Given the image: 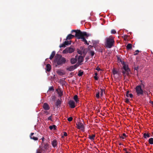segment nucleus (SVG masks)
<instances>
[{
	"instance_id": "1",
	"label": "nucleus",
	"mask_w": 153,
	"mask_h": 153,
	"mask_svg": "<svg viewBox=\"0 0 153 153\" xmlns=\"http://www.w3.org/2000/svg\"><path fill=\"white\" fill-rule=\"evenodd\" d=\"M66 62L65 59L63 57H62V56L59 54H56L55 57L54 62L55 63H56L57 65H62L63 64H64Z\"/></svg>"
},
{
	"instance_id": "2",
	"label": "nucleus",
	"mask_w": 153,
	"mask_h": 153,
	"mask_svg": "<svg viewBox=\"0 0 153 153\" xmlns=\"http://www.w3.org/2000/svg\"><path fill=\"white\" fill-rule=\"evenodd\" d=\"M88 36L89 35L87 34L86 32L79 31V33H76V37L78 39H82V40L85 42V44L88 45L89 44L88 43L87 41L84 37V36L88 37Z\"/></svg>"
},
{
	"instance_id": "3",
	"label": "nucleus",
	"mask_w": 153,
	"mask_h": 153,
	"mask_svg": "<svg viewBox=\"0 0 153 153\" xmlns=\"http://www.w3.org/2000/svg\"><path fill=\"white\" fill-rule=\"evenodd\" d=\"M105 45L106 48H111L114 46V38L112 36H110L105 39Z\"/></svg>"
},
{
	"instance_id": "4",
	"label": "nucleus",
	"mask_w": 153,
	"mask_h": 153,
	"mask_svg": "<svg viewBox=\"0 0 153 153\" xmlns=\"http://www.w3.org/2000/svg\"><path fill=\"white\" fill-rule=\"evenodd\" d=\"M135 91L138 96L142 95L143 94V91L140 85H137L135 88Z\"/></svg>"
},
{
	"instance_id": "5",
	"label": "nucleus",
	"mask_w": 153,
	"mask_h": 153,
	"mask_svg": "<svg viewBox=\"0 0 153 153\" xmlns=\"http://www.w3.org/2000/svg\"><path fill=\"white\" fill-rule=\"evenodd\" d=\"M74 48L71 47H68L63 51L62 53H71L74 52Z\"/></svg>"
},
{
	"instance_id": "6",
	"label": "nucleus",
	"mask_w": 153,
	"mask_h": 153,
	"mask_svg": "<svg viewBox=\"0 0 153 153\" xmlns=\"http://www.w3.org/2000/svg\"><path fill=\"white\" fill-rule=\"evenodd\" d=\"M123 68L124 70V71L126 72V74L128 76L130 72V70L128 68V65L126 64L124 65L123 66Z\"/></svg>"
},
{
	"instance_id": "7",
	"label": "nucleus",
	"mask_w": 153,
	"mask_h": 153,
	"mask_svg": "<svg viewBox=\"0 0 153 153\" xmlns=\"http://www.w3.org/2000/svg\"><path fill=\"white\" fill-rule=\"evenodd\" d=\"M77 128L78 129H81V130L83 131L84 130V126L83 124L80 122H78L76 123Z\"/></svg>"
},
{
	"instance_id": "8",
	"label": "nucleus",
	"mask_w": 153,
	"mask_h": 153,
	"mask_svg": "<svg viewBox=\"0 0 153 153\" xmlns=\"http://www.w3.org/2000/svg\"><path fill=\"white\" fill-rule=\"evenodd\" d=\"M68 104L70 107L72 108H73L75 107V102L72 100H70Z\"/></svg>"
},
{
	"instance_id": "9",
	"label": "nucleus",
	"mask_w": 153,
	"mask_h": 153,
	"mask_svg": "<svg viewBox=\"0 0 153 153\" xmlns=\"http://www.w3.org/2000/svg\"><path fill=\"white\" fill-rule=\"evenodd\" d=\"M43 108L46 110H48L50 109V107L48 104L46 103H44L43 105Z\"/></svg>"
},
{
	"instance_id": "10",
	"label": "nucleus",
	"mask_w": 153,
	"mask_h": 153,
	"mask_svg": "<svg viewBox=\"0 0 153 153\" xmlns=\"http://www.w3.org/2000/svg\"><path fill=\"white\" fill-rule=\"evenodd\" d=\"M78 62L81 65L82 64L81 63L83 61V57L81 56H79L78 58Z\"/></svg>"
},
{
	"instance_id": "11",
	"label": "nucleus",
	"mask_w": 153,
	"mask_h": 153,
	"mask_svg": "<svg viewBox=\"0 0 153 153\" xmlns=\"http://www.w3.org/2000/svg\"><path fill=\"white\" fill-rule=\"evenodd\" d=\"M34 134V133H31L30 135V138L31 139H33L34 140H38V138L37 137H35L33 136V135Z\"/></svg>"
},
{
	"instance_id": "12",
	"label": "nucleus",
	"mask_w": 153,
	"mask_h": 153,
	"mask_svg": "<svg viewBox=\"0 0 153 153\" xmlns=\"http://www.w3.org/2000/svg\"><path fill=\"white\" fill-rule=\"evenodd\" d=\"M56 91H57L59 95L60 96H61L62 95V90L60 88H58L56 89Z\"/></svg>"
},
{
	"instance_id": "13",
	"label": "nucleus",
	"mask_w": 153,
	"mask_h": 153,
	"mask_svg": "<svg viewBox=\"0 0 153 153\" xmlns=\"http://www.w3.org/2000/svg\"><path fill=\"white\" fill-rule=\"evenodd\" d=\"M75 58H72L71 59V63L72 64H74L77 61L76 59L77 56H75Z\"/></svg>"
},
{
	"instance_id": "14",
	"label": "nucleus",
	"mask_w": 153,
	"mask_h": 153,
	"mask_svg": "<svg viewBox=\"0 0 153 153\" xmlns=\"http://www.w3.org/2000/svg\"><path fill=\"white\" fill-rule=\"evenodd\" d=\"M61 104V101L59 100L58 99L56 103V106L58 108L60 106Z\"/></svg>"
},
{
	"instance_id": "15",
	"label": "nucleus",
	"mask_w": 153,
	"mask_h": 153,
	"mask_svg": "<svg viewBox=\"0 0 153 153\" xmlns=\"http://www.w3.org/2000/svg\"><path fill=\"white\" fill-rule=\"evenodd\" d=\"M74 37H75V36H74V35H72L71 34H69L67 36L66 38V40L71 39Z\"/></svg>"
},
{
	"instance_id": "16",
	"label": "nucleus",
	"mask_w": 153,
	"mask_h": 153,
	"mask_svg": "<svg viewBox=\"0 0 153 153\" xmlns=\"http://www.w3.org/2000/svg\"><path fill=\"white\" fill-rule=\"evenodd\" d=\"M43 148L45 150H47L48 149V143H43L42 145Z\"/></svg>"
},
{
	"instance_id": "17",
	"label": "nucleus",
	"mask_w": 153,
	"mask_h": 153,
	"mask_svg": "<svg viewBox=\"0 0 153 153\" xmlns=\"http://www.w3.org/2000/svg\"><path fill=\"white\" fill-rule=\"evenodd\" d=\"M46 70L48 72L50 71L51 70V65L49 64H47L46 65Z\"/></svg>"
},
{
	"instance_id": "18",
	"label": "nucleus",
	"mask_w": 153,
	"mask_h": 153,
	"mask_svg": "<svg viewBox=\"0 0 153 153\" xmlns=\"http://www.w3.org/2000/svg\"><path fill=\"white\" fill-rule=\"evenodd\" d=\"M129 91H127V92H126V96L127 97H129L131 98L133 97V95L131 94H129Z\"/></svg>"
},
{
	"instance_id": "19",
	"label": "nucleus",
	"mask_w": 153,
	"mask_h": 153,
	"mask_svg": "<svg viewBox=\"0 0 153 153\" xmlns=\"http://www.w3.org/2000/svg\"><path fill=\"white\" fill-rule=\"evenodd\" d=\"M95 137V134H92V135H89L88 138L90 139L92 141L94 140V137Z\"/></svg>"
},
{
	"instance_id": "20",
	"label": "nucleus",
	"mask_w": 153,
	"mask_h": 153,
	"mask_svg": "<svg viewBox=\"0 0 153 153\" xmlns=\"http://www.w3.org/2000/svg\"><path fill=\"white\" fill-rule=\"evenodd\" d=\"M55 51H53V52H52L49 57V59L51 60L53 58L54 56L55 55Z\"/></svg>"
},
{
	"instance_id": "21",
	"label": "nucleus",
	"mask_w": 153,
	"mask_h": 153,
	"mask_svg": "<svg viewBox=\"0 0 153 153\" xmlns=\"http://www.w3.org/2000/svg\"><path fill=\"white\" fill-rule=\"evenodd\" d=\"M52 144L53 147H56L57 145V143L56 140H53L52 142Z\"/></svg>"
},
{
	"instance_id": "22",
	"label": "nucleus",
	"mask_w": 153,
	"mask_h": 153,
	"mask_svg": "<svg viewBox=\"0 0 153 153\" xmlns=\"http://www.w3.org/2000/svg\"><path fill=\"white\" fill-rule=\"evenodd\" d=\"M74 68L73 66H71L67 69V70L69 71H72L74 70Z\"/></svg>"
},
{
	"instance_id": "23",
	"label": "nucleus",
	"mask_w": 153,
	"mask_h": 153,
	"mask_svg": "<svg viewBox=\"0 0 153 153\" xmlns=\"http://www.w3.org/2000/svg\"><path fill=\"white\" fill-rule=\"evenodd\" d=\"M126 47L127 50L131 49L132 48V45L129 43L127 45Z\"/></svg>"
},
{
	"instance_id": "24",
	"label": "nucleus",
	"mask_w": 153,
	"mask_h": 153,
	"mask_svg": "<svg viewBox=\"0 0 153 153\" xmlns=\"http://www.w3.org/2000/svg\"><path fill=\"white\" fill-rule=\"evenodd\" d=\"M74 100L76 103H77L79 101L78 98V96L77 95H75L74 96Z\"/></svg>"
},
{
	"instance_id": "25",
	"label": "nucleus",
	"mask_w": 153,
	"mask_h": 153,
	"mask_svg": "<svg viewBox=\"0 0 153 153\" xmlns=\"http://www.w3.org/2000/svg\"><path fill=\"white\" fill-rule=\"evenodd\" d=\"M127 136L126 135V134L125 133H123L122 134V135H120L119 136L120 138H122L123 139H124L125 137H126Z\"/></svg>"
},
{
	"instance_id": "26",
	"label": "nucleus",
	"mask_w": 153,
	"mask_h": 153,
	"mask_svg": "<svg viewBox=\"0 0 153 153\" xmlns=\"http://www.w3.org/2000/svg\"><path fill=\"white\" fill-rule=\"evenodd\" d=\"M79 31H81L80 30H72L71 31V33H72L73 32H75L76 33L75 36V37H76V33H79Z\"/></svg>"
},
{
	"instance_id": "27",
	"label": "nucleus",
	"mask_w": 153,
	"mask_h": 153,
	"mask_svg": "<svg viewBox=\"0 0 153 153\" xmlns=\"http://www.w3.org/2000/svg\"><path fill=\"white\" fill-rule=\"evenodd\" d=\"M118 61H119L121 62L123 66L124 65H126V64L125 63L124 61L122 60L120 58H118Z\"/></svg>"
},
{
	"instance_id": "28",
	"label": "nucleus",
	"mask_w": 153,
	"mask_h": 153,
	"mask_svg": "<svg viewBox=\"0 0 153 153\" xmlns=\"http://www.w3.org/2000/svg\"><path fill=\"white\" fill-rule=\"evenodd\" d=\"M143 137L145 138H146L147 137H150V136L149 134L145 133L143 134Z\"/></svg>"
},
{
	"instance_id": "29",
	"label": "nucleus",
	"mask_w": 153,
	"mask_h": 153,
	"mask_svg": "<svg viewBox=\"0 0 153 153\" xmlns=\"http://www.w3.org/2000/svg\"><path fill=\"white\" fill-rule=\"evenodd\" d=\"M149 142L151 144H153V138H151L149 140Z\"/></svg>"
},
{
	"instance_id": "30",
	"label": "nucleus",
	"mask_w": 153,
	"mask_h": 153,
	"mask_svg": "<svg viewBox=\"0 0 153 153\" xmlns=\"http://www.w3.org/2000/svg\"><path fill=\"white\" fill-rule=\"evenodd\" d=\"M81 64L77 62V63H76L75 65H74V69H75L77 68V67L79 66V65H80Z\"/></svg>"
},
{
	"instance_id": "31",
	"label": "nucleus",
	"mask_w": 153,
	"mask_h": 153,
	"mask_svg": "<svg viewBox=\"0 0 153 153\" xmlns=\"http://www.w3.org/2000/svg\"><path fill=\"white\" fill-rule=\"evenodd\" d=\"M100 92L99 91H97V93L96 94V97L98 99L100 97Z\"/></svg>"
},
{
	"instance_id": "32",
	"label": "nucleus",
	"mask_w": 153,
	"mask_h": 153,
	"mask_svg": "<svg viewBox=\"0 0 153 153\" xmlns=\"http://www.w3.org/2000/svg\"><path fill=\"white\" fill-rule=\"evenodd\" d=\"M101 91H100V95L101 96H102L103 95V92H105V90L103 89H100Z\"/></svg>"
},
{
	"instance_id": "33",
	"label": "nucleus",
	"mask_w": 153,
	"mask_h": 153,
	"mask_svg": "<svg viewBox=\"0 0 153 153\" xmlns=\"http://www.w3.org/2000/svg\"><path fill=\"white\" fill-rule=\"evenodd\" d=\"M58 74H59L60 75H64V73L62 72L61 71H58L57 72Z\"/></svg>"
},
{
	"instance_id": "34",
	"label": "nucleus",
	"mask_w": 153,
	"mask_h": 153,
	"mask_svg": "<svg viewBox=\"0 0 153 153\" xmlns=\"http://www.w3.org/2000/svg\"><path fill=\"white\" fill-rule=\"evenodd\" d=\"M83 74V71H82V72H80V71H79V73H78V75L79 76H82V75Z\"/></svg>"
},
{
	"instance_id": "35",
	"label": "nucleus",
	"mask_w": 153,
	"mask_h": 153,
	"mask_svg": "<svg viewBox=\"0 0 153 153\" xmlns=\"http://www.w3.org/2000/svg\"><path fill=\"white\" fill-rule=\"evenodd\" d=\"M49 90L50 91H54L53 87V86L50 87L49 89Z\"/></svg>"
},
{
	"instance_id": "36",
	"label": "nucleus",
	"mask_w": 153,
	"mask_h": 153,
	"mask_svg": "<svg viewBox=\"0 0 153 153\" xmlns=\"http://www.w3.org/2000/svg\"><path fill=\"white\" fill-rule=\"evenodd\" d=\"M64 43H65V45H67L71 44V43H69V42L68 41H65Z\"/></svg>"
},
{
	"instance_id": "37",
	"label": "nucleus",
	"mask_w": 153,
	"mask_h": 153,
	"mask_svg": "<svg viewBox=\"0 0 153 153\" xmlns=\"http://www.w3.org/2000/svg\"><path fill=\"white\" fill-rule=\"evenodd\" d=\"M65 47V43L64 42L63 43H62V44H61L59 45V47L60 48L64 47Z\"/></svg>"
},
{
	"instance_id": "38",
	"label": "nucleus",
	"mask_w": 153,
	"mask_h": 153,
	"mask_svg": "<svg viewBox=\"0 0 153 153\" xmlns=\"http://www.w3.org/2000/svg\"><path fill=\"white\" fill-rule=\"evenodd\" d=\"M90 53L91 56H93L94 54V51H90Z\"/></svg>"
},
{
	"instance_id": "39",
	"label": "nucleus",
	"mask_w": 153,
	"mask_h": 153,
	"mask_svg": "<svg viewBox=\"0 0 153 153\" xmlns=\"http://www.w3.org/2000/svg\"><path fill=\"white\" fill-rule=\"evenodd\" d=\"M112 34H114L116 33V32L114 29L112 30L111 32Z\"/></svg>"
},
{
	"instance_id": "40",
	"label": "nucleus",
	"mask_w": 153,
	"mask_h": 153,
	"mask_svg": "<svg viewBox=\"0 0 153 153\" xmlns=\"http://www.w3.org/2000/svg\"><path fill=\"white\" fill-rule=\"evenodd\" d=\"M113 73L114 74H117L118 73V72L116 70L114 69L113 71Z\"/></svg>"
},
{
	"instance_id": "41",
	"label": "nucleus",
	"mask_w": 153,
	"mask_h": 153,
	"mask_svg": "<svg viewBox=\"0 0 153 153\" xmlns=\"http://www.w3.org/2000/svg\"><path fill=\"white\" fill-rule=\"evenodd\" d=\"M73 120V118L72 117H70L68 118V120L69 122H71Z\"/></svg>"
},
{
	"instance_id": "42",
	"label": "nucleus",
	"mask_w": 153,
	"mask_h": 153,
	"mask_svg": "<svg viewBox=\"0 0 153 153\" xmlns=\"http://www.w3.org/2000/svg\"><path fill=\"white\" fill-rule=\"evenodd\" d=\"M77 53L80 55H82V51L79 50H78Z\"/></svg>"
},
{
	"instance_id": "43",
	"label": "nucleus",
	"mask_w": 153,
	"mask_h": 153,
	"mask_svg": "<svg viewBox=\"0 0 153 153\" xmlns=\"http://www.w3.org/2000/svg\"><path fill=\"white\" fill-rule=\"evenodd\" d=\"M123 150L126 153H130V152L127 151V149L126 148L124 149Z\"/></svg>"
},
{
	"instance_id": "44",
	"label": "nucleus",
	"mask_w": 153,
	"mask_h": 153,
	"mask_svg": "<svg viewBox=\"0 0 153 153\" xmlns=\"http://www.w3.org/2000/svg\"><path fill=\"white\" fill-rule=\"evenodd\" d=\"M139 52L138 50H136L135 51V53L134 54V55H137L138 54V53Z\"/></svg>"
},
{
	"instance_id": "45",
	"label": "nucleus",
	"mask_w": 153,
	"mask_h": 153,
	"mask_svg": "<svg viewBox=\"0 0 153 153\" xmlns=\"http://www.w3.org/2000/svg\"><path fill=\"white\" fill-rule=\"evenodd\" d=\"M125 102L127 103H129V99H128V98H126L125 100Z\"/></svg>"
},
{
	"instance_id": "46",
	"label": "nucleus",
	"mask_w": 153,
	"mask_h": 153,
	"mask_svg": "<svg viewBox=\"0 0 153 153\" xmlns=\"http://www.w3.org/2000/svg\"><path fill=\"white\" fill-rule=\"evenodd\" d=\"M122 73L123 74V76H126V71H122Z\"/></svg>"
},
{
	"instance_id": "47",
	"label": "nucleus",
	"mask_w": 153,
	"mask_h": 153,
	"mask_svg": "<svg viewBox=\"0 0 153 153\" xmlns=\"http://www.w3.org/2000/svg\"><path fill=\"white\" fill-rule=\"evenodd\" d=\"M139 85L141 86V88H142V87L143 88H144L145 87V85L142 83L140 85Z\"/></svg>"
},
{
	"instance_id": "48",
	"label": "nucleus",
	"mask_w": 153,
	"mask_h": 153,
	"mask_svg": "<svg viewBox=\"0 0 153 153\" xmlns=\"http://www.w3.org/2000/svg\"><path fill=\"white\" fill-rule=\"evenodd\" d=\"M52 127L53 130H56V126L55 125H53Z\"/></svg>"
},
{
	"instance_id": "49",
	"label": "nucleus",
	"mask_w": 153,
	"mask_h": 153,
	"mask_svg": "<svg viewBox=\"0 0 153 153\" xmlns=\"http://www.w3.org/2000/svg\"><path fill=\"white\" fill-rule=\"evenodd\" d=\"M48 120L52 121V115L49 116L48 118Z\"/></svg>"
},
{
	"instance_id": "50",
	"label": "nucleus",
	"mask_w": 153,
	"mask_h": 153,
	"mask_svg": "<svg viewBox=\"0 0 153 153\" xmlns=\"http://www.w3.org/2000/svg\"><path fill=\"white\" fill-rule=\"evenodd\" d=\"M63 134H63L64 136H66L67 135V133L65 132H63Z\"/></svg>"
},
{
	"instance_id": "51",
	"label": "nucleus",
	"mask_w": 153,
	"mask_h": 153,
	"mask_svg": "<svg viewBox=\"0 0 153 153\" xmlns=\"http://www.w3.org/2000/svg\"><path fill=\"white\" fill-rule=\"evenodd\" d=\"M138 68V66L134 68V70H136L137 71V70Z\"/></svg>"
},
{
	"instance_id": "52",
	"label": "nucleus",
	"mask_w": 153,
	"mask_h": 153,
	"mask_svg": "<svg viewBox=\"0 0 153 153\" xmlns=\"http://www.w3.org/2000/svg\"><path fill=\"white\" fill-rule=\"evenodd\" d=\"M94 78L96 80H98V78L97 76H94Z\"/></svg>"
},
{
	"instance_id": "53",
	"label": "nucleus",
	"mask_w": 153,
	"mask_h": 153,
	"mask_svg": "<svg viewBox=\"0 0 153 153\" xmlns=\"http://www.w3.org/2000/svg\"><path fill=\"white\" fill-rule=\"evenodd\" d=\"M49 128L50 130H52L53 129L52 126H49Z\"/></svg>"
},
{
	"instance_id": "54",
	"label": "nucleus",
	"mask_w": 153,
	"mask_h": 153,
	"mask_svg": "<svg viewBox=\"0 0 153 153\" xmlns=\"http://www.w3.org/2000/svg\"><path fill=\"white\" fill-rule=\"evenodd\" d=\"M96 70L98 71H100L101 70L98 67L96 68Z\"/></svg>"
},
{
	"instance_id": "55",
	"label": "nucleus",
	"mask_w": 153,
	"mask_h": 153,
	"mask_svg": "<svg viewBox=\"0 0 153 153\" xmlns=\"http://www.w3.org/2000/svg\"><path fill=\"white\" fill-rule=\"evenodd\" d=\"M36 153H41L40 150H36Z\"/></svg>"
},
{
	"instance_id": "56",
	"label": "nucleus",
	"mask_w": 153,
	"mask_h": 153,
	"mask_svg": "<svg viewBox=\"0 0 153 153\" xmlns=\"http://www.w3.org/2000/svg\"><path fill=\"white\" fill-rule=\"evenodd\" d=\"M95 76H97V72L95 73Z\"/></svg>"
},
{
	"instance_id": "57",
	"label": "nucleus",
	"mask_w": 153,
	"mask_h": 153,
	"mask_svg": "<svg viewBox=\"0 0 153 153\" xmlns=\"http://www.w3.org/2000/svg\"><path fill=\"white\" fill-rule=\"evenodd\" d=\"M150 102L153 105V101H150Z\"/></svg>"
},
{
	"instance_id": "58",
	"label": "nucleus",
	"mask_w": 153,
	"mask_h": 153,
	"mask_svg": "<svg viewBox=\"0 0 153 153\" xmlns=\"http://www.w3.org/2000/svg\"><path fill=\"white\" fill-rule=\"evenodd\" d=\"M44 139V137H42V140L43 141Z\"/></svg>"
},
{
	"instance_id": "59",
	"label": "nucleus",
	"mask_w": 153,
	"mask_h": 153,
	"mask_svg": "<svg viewBox=\"0 0 153 153\" xmlns=\"http://www.w3.org/2000/svg\"><path fill=\"white\" fill-rule=\"evenodd\" d=\"M119 145H122V144H121V143H119Z\"/></svg>"
}]
</instances>
